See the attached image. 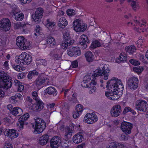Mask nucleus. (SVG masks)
<instances>
[{
    "mask_svg": "<svg viewBox=\"0 0 148 148\" xmlns=\"http://www.w3.org/2000/svg\"><path fill=\"white\" fill-rule=\"evenodd\" d=\"M14 18L18 21H22L24 18V15L21 12H13Z\"/></svg>",
    "mask_w": 148,
    "mask_h": 148,
    "instance_id": "obj_26",
    "label": "nucleus"
},
{
    "mask_svg": "<svg viewBox=\"0 0 148 148\" xmlns=\"http://www.w3.org/2000/svg\"><path fill=\"white\" fill-rule=\"evenodd\" d=\"M49 140L50 146L52 148H57L61 144L60 138L58 136H55Z\"/></svg>",
    "mask_w": 148,
    "mask_h": 148,
    "instance_id": "obj_16",
    "label": "nucleus"
},
{
    "mask_svg": "<svg viewBox=\"0 0 148 148\" xmlns=\"http://www.w3.org/2000/svg\"><path fill=\"white\" fill-rule=\"evenodd\" d=\"M67 54L70 56H76L81 54L80 48L78 47H74L70 48L67 51Z\"/></svg>",
    "mask_w": 148,
    "mask_h": 148,
    "instance_id": "obj_14",
    "label": "nucleus"
},
{
    "mask_svg": "<svg viewBox=\"0 0 148 148\" xmlns=\"http://www.w3.org/2000/svg\"><path fill=\"white\" fill-rule=\"evenodd\" d=\"M129 2L133 9L135 11L138 8V3L136 2V0H127Z\"/></svg>",
    "mask_w": 148,
    "mask_h": 148,
    "instance_id": "obj_33",
    "label": "nucleus"
},
{
    "mask_svg": "<svg viewBox=\"0 0 148 148\" xmlns=\"http://www.w3.org/2000/svg\"><path fill=\"white\" fill-rule=\"evenodd\" d=\"M22 98L23 96L21 94L16 93L14 96H12L11 99L13 101L14 103H16L17 101L22 99Z\"/></svg>",
    "mask_w": 148,
    "mask_h": 148,
    "instance_id": "obj_29",
    "label": "nucleus"
},
{
    "mask_svg": "<svg viewBox=\"0 0 148 148\" xmlns=\"http://www.w3.org/2000/svg\"><path fill=\"white\" fill-rule=\"evenodd\" d=\"M45 92L49 95H53L54 96H56L57 94V92L55 88L52 86L48 87L45 90Z\"/></svg>",
    "mask_w": 148,
    "mask_h": 148,
    "instance_id": "obj_24",
    "label": "nucleus"
},
{
    "mask_svg": "<svg viewBox=\"0 0 148 148\" xmlns=\"http://www.w3.org/2000/svg\"><path fill=\"white\" fill-rule=\"evenodd\" d=\"M83 139V136L81 133L76 134L73 137V141L76 144H78L81 142Z\"/></svg>",
    "mask_w": 148,
    "mask_h": 148,
    "instance_id": "obj_21",
    "label": "nucleus"
},
{
    "mask_svg": "<svg viewBox=\"0 0 148 148\" xmlns=\"http://www.w3.org/2000/svg\"><path fill=\"white\" fill-rule=\"evenodd\" d=\"M80 115V114H79V113L76 111H75L73 113V117L75 119H76Z\"/></svg>",
    "mask_w": 148,
    "mask_h": 148,
    "instance_id": "obj_52",
    "label": "nucleus"
},
{
    "mask_svg": "<svg viewBox=\"0 0 148 148\" xmlns=\"http://www.w3.org/2000/svg\"><path fill=\"white\" fill-rule=\"evenodd\" d=\"M126 57L124 55L120 54L119 58V60L120 61H124L126 60Z\"/></svg>",
    "mask_w": 148,
    "mask_h": 148,
    "instance_id": "obj_49",
    "label": "nucleus"
},
{
    "mask_svg": "<svg viewBox=\"0 0 148 148\" xmlns=\"http://www.w3.org/2000/svg\"><path fill=\"white\" fill-rule=\"evenodd\" d=\"M128 136L125 135L124 134H121L120 137V139L121 140H128Z\"/></svg>",
    "mask_w": 148,
    "mask_h": 148,
    "instance_id": "obj_50",
    "label": "nucleus"
},
{
    "mask_svg": "<svg viewBox=\"0 0 148 148\" xmlns=\"http://www.w3.org/2000/svg\"><path fill=\"white\" fill-rule=\"evenodd\" d=\"M143 67H136L133 68L134 71L138 74L140 73L144 70Z\"/></svg>",
    "mask_w": 148,
    "mask_h": 148,
    "instance_id": "obj_40",
    "label": "nucleus"
},
{
    "mask_svg": "<svg viewBox=\"0 0 148 148\" xmlns=\"http://www.w3.org/2000/svg\"><path fill=\"white\" fill-rule=\"evenodd\" d=\"M12 67L16 71H20V70L22 69V67L19 65L15 66L14 65H12Z\"/></svg>",
    "mask_w": 148,
    "mask_h": 148,
    "instance_id": "obj_51",
    "label": "nucleus"
},
{
    "mask_svg": "<svg viewBox=\"0 0 148 148\" xmlns=\"http://www.w3.org/2000/svg\"><path fill=\"white\" fill-rule=\"evenodd\" d=\"M67 14L69 16H72L75 15V11L73 9H68L66 10Z\"/></svg>",
    "mask_w": 148,
    "mask_h": 148,
    "instance_id": "obj_43",
    "label": "nucleus"
},
{
    "mask_svg": "<svg viewBox=\"0 0 148 148\" xmlns=\"http://www.w3.org/2000/svg\"><path fill=\"white\" fill-rule=\"evenodd\" d=\"M43 10L42 8H37L34 14L32 16V18L36 23H38L41 21L43 16Z\"/></svg>",
    "mask_w": 148,
    "mask_h": 148,
    "instance_id": "obj_10",
    "label": "nucleus"
},
{
    "mask_svg": "<svg viewBox=\"0 0 148 148\" xmlns=\"http://www.w3.org/2000/svg\"><path fill=\"white\" fill-rule=\"evenodd\" d=\"M85 143H83L77 146L76 148H83L85 146Z\"/></svg>",
    "mask_w": 148,
    "mask_h": 148,
    "instance_id": "obj_60",
    "label": "nucleus"
},
{
    "mask_svg": "<svg viewBox=\"0 0 148 148\" xmlns=\"http://www.w3.org/2000/svg\"><path fill=\"white\" fill-rule=\"evenodd\" d=\"M29 114L26 113L20 117L17 123V126L21 130L23 128L24 122L29 117Z\"/></svg>",
    "mask_w": 148,
    "mask_h": 148,
    "instance_id": "obj_17",
    "label": "nucleus"
},
{
    "mask_svg": "<svg viewBox=\"0 0 148 148\" xmlns=\"http://www.w3.org/2000/svg\"><path fill=\"white\" fill-rule=\"evenodd\" d=\"M57 23L60 27L64 28L67 25L68 22L64 17H62L57 20Z\"/></svg>",
    "mask_w": 148,
    "mask_h": 148,
    "instance_id": "obj_22",
    "label": "nucleus"
},
{
    "mask_svg": "<svg viewBox=\"0 0 148 148\" xmlns=\"http://www.w3.org/2000/svg\"><path fill=\"white\" fill-rule=\"evenodd\" d=\"M89 40L86 35H82L81 36L79 43L82 46L81 48L82 49H85L87 47V44L89 43Z\"/></svg>",
    "mask_w": 148,
    "mask_h": 148,
    "instance_id": "obj_18",
    "label": "nucleus"
},
{
    "mask_svg": "<svg viewBox=\"0 0 148 148\" xmlns=\"http://www.w3.org/2000/svg\"><path fill=\"white\" fill-rule=\"evenodd\" d=\"M71 66L74 68H76L78 66V63L77 60H75L72 62Z\"/></svg>",
    "mask_w": 148,
    "mask_h": 148,
    "instance_id": "obj_54",
    "label": "nucleus"
},
{
    "mask_svg": "<svg viewBox=\"0 0 148 148\" xmlns=\"http://www.w3.org/2000/svg\"><path fill=\"white\" fill-rule=\"evenodd\" d=\"M106 88L109 89L105 93L106 96L112 100H117L122 95L124 86L120 80L113 77L107 82Z\"/></svg>",
    "mask_w": 148,
    "mask_h": 148,
    "instance_id": "obj_1",
    "label": "nucleus"
},
{
    "mask_svg": "<svg viewBox=\"0 0 148 148\" xmlns=\"http://www.w3.org/2000/svg\"><path fill=\"white\" fill-rule=\"evenodd\" d=\"M46 25L48 27L53 26L55 24L54 22H52L49 18L47 19L46 21Z\"/></svg>",
    "mask_w": 148,
    "mask_h": 148,
    "instance_id": "obj_45",
    "label": "nucleus"
},
{
    "mask_svg": "<svg viewBox=\"0 0 148 148\" xmlns=\"http://www.w3.org/2000/svg\"><path fill=\"white\" fill-rule=\"evenodd\" d=\"M101 46V43L97 40H95L92 41L90 47V48L94 49L97 47H99Z\"/></svg>",
    "mask_w": 148,
    "mask_h": 148,
    "instance_id": "obj_35",
    "label": "nucleus"
},
{
    "mask_svg": "<svg viewBox=\"0 0 148 148\" xmlns=\"http://www.w3.org/2000/svg\"><path fill=\"white\" fill-rule=\"evenodd\" d=\"M4 148H13L12 145L10 143L6 144Z\"/></svg>",
    "mask_w": 148,
    "mask_h": 148,
    "instance_id": "obj_59",
    "label": "nucleus"
},
{
    "mask_svg": "<svg viewBox=\"0 0 148 148\" xmlns=\"http://www.w3.org/2000/svg\"><path fill=\"white\" fill-rule=\"evenodd\" d=\"M60 144L62 146H63V147L65 148H66L69 147V145L66 144V143H65L62 141H61Z\"/></svg>",
    "mask_w": 148,
    "mask_h": 148,
    "instance_id": "obj_61",
    "label": "nucleus"
},
{
    "mask_svg": "<svg viewBox=\"0 0 148 148\" xmlns=\"http://www.w3.org/2000/svg\"><path fill=\"white\" fill-rule=\"evenodd\" d=\"M109 148H122L124 145L117 142H112L110 143Z\"/></svg>",
    "mask_w": 148,
    "mask_h": 148,
    "instance_id": "obj_31",
    "label": "nucleus"
},
{
    "mask_svg": "<svg viewBox=\"0 0 148 148\" xmlns=\"http://www.w3.org/2000/svg\"><path fill=\"white\" fill-rule=\"evenodd\" d=\"M32 0H19V1L23 4L29 3H30Z\"/></svg>",
    "mask_w": 148,
    "mask_h": 148,
    "instance_id": "obj_58",
    "label": "nucleus"
},
{
    "mask_svg": "<svg viewBox=\"0 0 148 148\" xmlns=\"http://www.w3.org/2000/svg\"><path fill=\"white\" fill-rule=\"evenodd\" d=\"M37 64L40 65L46 66L47 64V62L45 59H40L37 60Z\"/></svg>",
    "mask_w": 148,
    "mask_h": 148,
    "instance_id": "obj_42",
    "label": "nucleus"
},
{
    "mask_svg": "<svg viewBox=\"0 0 148 148\" xmlns=\"http://www.w3.org/2000/svg\"><path fill=\"white\" fill-rule=\"evenodd\" d=\"M46 41L47 44L49 45L50 47H52L56 45V42L54 38L52 36L47 37Z\"/></svg>",
    "mask_w": 148,
    "mask_h": 148,
    "instance_id": "obj_30",
    "label": "nucleus"
},
{
    "mask_svg": "<svg viewBox=\"0 0 148 148\" xmlns=\"http://www.w3.org/2000/svg\"><path fill=\"white\" fill-rule=\"evenodd\" d=\"M130 62L134 65H138L140 64L139 62L135 59H132L129 61Z\"/></svg>",
    "mask_w": 148,
    "mask_h": 148,
    "instance_id": "obj_47",
    "label": "nucleus"
},
{
    "mask_svg": "<svg viewBox=\"0 0 148 148\" xmlns=\"http://www.w3.org/2000/svg\"><path fill=\"white\" fill-rule=\"evenodd\" d=\"M63 37L64 40L62 44V47L63 49H66L69 46L74 43V40L71 39L70 34L67 32H65L63 34Z\"/></svg>",
    "mask_w": 148,
    "mask_h": 148,
    "instance_id": "obj_7",
    "label": "nucleus"
},
{
    "mask_svg": "<svg viewBox=\"0 0 148 148\" xmlns=\"http://www.w3.org/2000/svg\"><path fill=\"white\" fill-rule=\"evenodd\" d=\"M129 112H131L133 114H136V112L134 111L130 107H126L125 108L123 113V114H125Z\"/></svg>",
    "mask_w": 148,
    "mask_h": 148,
    "instance_id": "obj_38",
    "label": "nucleus"
},
{
    "mask_svg": "<svg viewBox=\"0 0 148 148\" xmlns=\"http://www.w3.org/2000/svg\"><path fill=\"white\" fill-rule=\"evenodd\" d=\"M11 23L10 20L6 18L0 21V29L5 32L9 31L10 29Z\"/></svg>",
    "mask_w": 148,
    "mask_h": 148,
    "instance_id": "obj_9",
    "label": "nucleus"
},
{
    "mask_svg": "<svg viewBox=\"0 0 148 148\" xmlns=\"http://www.w3.org/2000/svg\"><path fill=\"white\" fill-rule=\"evenodd\" d=\"M46 25L48 27L53 26L55 24L54 22H52L49 18L47 19L46 21Z\"/></svg>",
    "mask_w": 148,
    "mask_h": 148,
    "instance_id": "obj_44",
    "label": "nucleus"
},
{
    "mask_svg": "<svg viewBox=\"0 0 148 148\" xmlns=\"http://www.w3.org/2000/svg\"><path fill=\"white\" fill-rule=\"evenodd\" d=\"M16 43L20 49L22 50L27 49L30 46L29 42L22 36H18L16 40Z\"/></svg>",
    "mask_w": 148,
    "mask_h": 148,
    "instance_id": "obj_6",
    "label": "nucleus"
},
{
    "mask_svg": "<svg viewBox=\"0 0 148 148\" xmlns=\"http://www.w3.org/2000/svg\"><path fill=\"white\" fill-rule=\"evenodd\" d=\"M64 14V12L62 10H60L58 12V14L57 16V19H58V17L60 15H62Z\"/></svg>",
    "mask_w": 148,
    "mask_h": 148,
    "instance_id": "obj_63",
    "label": "nucleus"
},
{
    "mask_svg": "<svg viewBox=\"0 0 148 148\" xmlns=\"http://www.w3.org/2000/svg\"><path fill=\"white\" fill-rule=\"evenodd\" d=\"M16 62L18 64L23 65L29 64L32 60V56L26 52H23L21 55L16 57Z\"/></svg>",
    "mask_w": 148,
    "mask_h": 148,
    "instance_id": "obj_4",
    "label": "nucleus"
},
{
    "mask_svg": "<svg viewBox=\"0 0 148 148\" xmlns=\"http://www.w3.org/2000/svg\"><path fill=\"white\" fill-rule=\"evenodd\" d=\"M18 136V133L16 134L15 130L12 129V131L11 133V135H10V138H15L17 137Z\"/></svg>",
    "mask_w": 148,
    "mask_h": 148,
    "instance_id": "obj_48",
    "label": "nucleus"
},
{
    "mask_svg": "<svg viewBox=\"0 0 148 148\" xmlns=\"http://www.w3.org/2000/svg\"><path fill=\"white\" fill-rule=\"evenodd\" d=\"M80 26H79V28H82V27H83L84 28V31L86 30V29L87 28V25H86V24L85 23H83L81 21L80 22Z\"/></svg>",
    "mask_w": 148,
    "mask_h": 148,
    "instance_id": "obj_55",
    "label": "nucleus"
},
{
    "mask_svg": "<svg viewBox=\"0 0 148 148\" xmlns=\"http://www.w3.org/2000/svg\"><path fill=\"white\" fill-rule=\"evenodd\" d=\"M32 95L33 99L35 100L36 101L40 100L38 96V93L37 92L34 91L32 93Z\"/></svg>",
    "mask_w": 148,
    "mask_h": 148,
    "instance_id": "obj_46",
    "label": "nucleus"
},
{
    "mask_svg": "<svg viewBox=\"0 0 148 148\" xmlns=\"http://www.w3.org/2000/svg\"><path fill=\"white\" fill-rule=\"evenodd\" d=\"M109 70L105 69L104 67H102V68H99L95 71L92 75V77L93 78L92 79V81L90 82L89 84H87V83L89 82L90 81L89 76H86L84 77V80L81 82V85L83 87H90L92 85H95L97 83L95 81V77H98L99 76L103 75V79L104 80L107 79L108 77V73L109 72Z\"/></svg>",
    "mask_w": 148,
    "mask_h": 148,
    "instance_id": "obj_2",
    "label": "nucleus"
},
{
    "mask_svg": "<svg viewBox=\"0 0 148 148\" xmlns=\"http://www.w3.org/2000/svg\"><path fill=\"white\" fill-rule=\"evenodd\" d=\"M125 49L127 53L131 54L135 52L136 49L134 45H132L130 46H126L125 48Z\"/></svg>",
    "mask_w": 148,
    "mask_h": 148,
    "instance_id": "obj_28",
    "label": "nucleus"
},
{
    "mask_svg": "<svg viewBox=\"0 0 148 148\" xmlns=\"http://www.w3.org/2000/svg\"><path fill=\"white\" fill-rule=\"evenodd\" d=\"M73 130L71 128L68 127L66 130L64 134L65 138L66 139L70 138L72 134Z\"/></svg>",
    "mask_w": 148,
    "mask_h": 148,
    "instance_id": "obj_32",
    "label": "nucleus"
},
{
    "mask_svg": "<svg viewBox=\"0 0 148 148\" xmlns=\"http://www.w3.org/2000/svg\"><path fill=\"white\" fill-rule=\"evenodd\" d=\"M77 94L74 93L72 95V97H71L69 96H68V99L70 101H72L73 103H76L77 101Z\"/></svg>",
    "mask_w": 148,
    "mask_h": 148,
    "instance_id": "obj_36",
    "label": "nucleus"
},
{
    "mask_svg": "<svg viewBox=\"0 0 148 148\" xmlns=\"http://www.w3.org/2000/svg\"><path fill=\"white\" fill-rule=\"evenodd\" d=\"M83 110V106L81 104H79L76 106V111L80 114L82 112Z\"/></svg>",
    "mask_w": 148,
    "mask_h": 148,
    "instance_id": "obj_41",
    "label": "nucleus"
},
{
    "mask_svg": "<svg viewBox=\"0 0 148 148\" xmlns=\"http://www.w3.org/2000/svg\"><path fill=\"white\" fill-rule=\"evenodd\" d=\"M92 119L89 120V122L88 121V123L92 124L96 122L98 120V118L97 115L94 112L92 113Z\"/></svg>",
    "mask_w": 148,
    "mask_h": 148,
    "instance_id": "obj_37",
    "label": "nucleus"
},
{
    "mask_svg": "<svg viewBox=\"0 0 148 148\" xmlns=\"http://www.w3.org/2000/svg\"><path fill=\"white\" fill-rule=\"evenodd\" d=\"M49 136L47 135H45L40 137L39 139V143L40 145H46L47 143L49 142Z\"/></svg>",
    "mask_w": 148,
    "mask_h": 148,
    "instance_id": "obj_23",
    "label": "nucleus"
},
{
    "mask_svg": "<svg viewBox=\"0 0 148 148\" xmlns=\"http://www.w3.org/2000/svg\"><path fill=\"white\" fill-rule=\"evenodd\" d=\"M147 102L143 100H138L136 102L135 108L141 112H146L147 109Z\"/></svg>",
    "mask_w": 148,
    "mask_h": 148,
    "instance_id": "obj_11",
    "label": "nucleus"
},
{
    "mask_svg": "<svg viewBox=\"0 0 148 148\" xmlns=\"http://www.w3.org/2000/svg\"><path fill=\"white\" fill-rule=\"evenodd\" d=\"M85 56L87 61L90 63L94 60V56L90 51H87L85 53Z\"/></svg>",
    "mask_w": 148,
    "mask_h": 148,
    "instance_id": "obj_25",
    "label": "nucleus"
},
{
    "mask_svg": "<svg viewBox=\"0 0 148 148\" xmlns=\"http://www.w3.org/2000/svg\"><path fill=\"white\" fill-rule=\"evenodd\" d=\"M44 107V103L40 99L36 101L35 103L33 104L29 108L33 111L38 112L41 110Z\"/></svg>",
    "mask_w": 148,
    "mask_h": 148,
    "instance_id": "obj_13",
    "label": "nucleus"
},
{
    "mask_svg": "<svg viewBox=\"0 0 148 148\" xmlns=\"http://www.w3.org/2000/svg\"><path fill=\"white\" fill-rule=\"evenodd\" d=\"M81 21L79 19H77L75 20L73 23V26L74 30L77 32H84V28L83 27H82V28H79V26H80Z\"/></svg>",
    "mask_w": 148,
    "mask_h": 148,
    "instance_id": "obj_19",
    "label": "nucleus"
},
{
    "mask_svg": "<svg viewBox=\"0 0 148 148\" xmlns=\"http://www.w3.org/2000/svg\"><path fill=\"white\" fill-rule=\"evenodd\" d=\"M11 77L3 71L0 72V88L7 90L10 88L12 85Z\"/></svg>",
    "mask_w": 148,
    "mask_h": 148,
    "instance_id": "obj_3",
    "label": "nucleus"
},
{
    "mask_svg": "<svg viewBox=\"0 0 148 148\" xmlns=\"http://www.w3.org/2000/svg\"><path fill=\"white\" fill-rule=\"evenodd\" d=\"M92 113H87L85 116L84 119V121L88 123V121L89 122V120L92 119Z\"/></svg>",
    "mask_w": 148,
    "mask_h": 148,
    "instance_id": "obj_39",
    "label": "nucleus"
},
{
    "mask_svg": "<svg viewBox=\"0 0 148 148\" xmlns=\"http://www.w3.org/2000/svg\"><path fill=\"white\" fill-rule=\"evenodd\" d=\"M40 30V26L38 25H37L36 26V28L35 29V31L37 33H38V34H39V32Z\"/></svg>",
    "mask_w": 148,
    "mask_h": 148,
    "instance_id": "obj_57",
    "label": "nucleus"
},
{
    "mask_svg": "<svg viewBox=\"0 0 148 148\" xmlns=\"http://www.w3.org/2000/svg\"><path fill=\"white\" fill-rule=\"evenodd\" d=\"M18 90L19 91H22L23 90L24 88V86L22 85L21 83L20 84V85H19L18 86Z\"/></svg>",
    "mask_w": 148,
    "mask_h": 148,
    "instance_id": "obj_56",
    "label": "nucleus"
},
{
    "mask_svg": "<svg viewBox=\"0 0 148 148\" xmlns=\"http://www.w3.org/2000/svg\"><path fill=\"white\" fill-rule=\"evenodd\" d=\"M38 74V73L36 71L33 70L29 72L28 75L27 76V77L29 79H31L33 77L37 76Z\"/></svg>",
    "mask_w": 148,
    "mask_h": 148,
    "instance_id": "obj_34",
    "label": "nucleus"
},
{
    "mask_svg": "<svg viewBox=\"0 0 148 148\" xmlns=\"http://www.w3.org/2000/svg\"><path fill=\"white\" fill-rule=\"evenodd\" d=\"M138 83V79L135 77L129 78L126 82L128 88L132 90H135L137 88Z\"/></svg>",
    "mask_w": 148,
    "mask_h": 148,
    "instance_id": "obj_8",
    "label": "nucleus"
},
{
    "mask_svg": "<svg viewBox=\"0 0 148 148\" xmlns=\"http://www.w3.org/2000/svg\"><path fill=\"white\" fill-rule=\"evenodd\" d=\"M22 113V109L18 107H14L11 111L12 114L15 116H19Z\"/></svg>",
    "mask_w": 148,
    "mask_h": 148,
    "instance_id": "obj_27",
    "label": "nucleus"
},
{
    "mask_svg": "<svg viewBox=\"0 0 148 148\" xmlns=\"http://www.w3.org/2000/svg\"><path fill=\"white\" fill-rule=\"evenodd\" d=\"M25 75V74L23 73H19L17 77L18 79H21L24 78Z\"/></svg>",
    "mask_w": 148,
    "mask_h": 148,
    "instance_id": "obj_53",
    "label": "nucleus"
},
{
    "mask_svg": "<svg viewBox=\"0 0 148 148\" xmlns=\"http://www.w3.org/2000/svg\"><path fill=\"white\" fill-rule=\"evenodd\" d=\"M32 126L34 129L35 132H37L38 134H39L45 129L46 123L42 119L38 118L35 120V125L33 124Z\"/></svg>",
    "mask_w": 148,
    "mask_h": 148,
    "instance_id": "obj_5",
    "label": "nucleus"
},
{
    "mask_svg": "<svg viewBox=\"0 0 148 148\" xmlns=\"http://www.w3.org/2000/svg\"><path fill=\"white\" fill-rule=\"evenodd\" d=\"M47 80V78L45 77L44 75H40L36 79L35 82L36 86L38 87L43 84Z\"/></svg>",
    "mask_w": 148,
    "mask_h": 148,
    "instance_id": "obj_20",
    "label": "nucleus"
},
{
    "mask_svg": "<svg viewBox=\"0 0 148 148\" xmlns=\"http://www.w3.org/2000/svg\"><path fill=\"white\" fill-rule=\"evenodd\" d=\"M122 111L121 106L119 105L114 106L111 109L110 113L111 116L116 117L119 115Z\"/></svg>",
    "mask_w": 148,
    "mask_h": 148,
    "instance_id": "obj_15",
    "label": "nucleus"
},
{
    "mask_svg": "<svg viewBox=\"0 0 148 148\" xmlns=\"http://www.w3.org/2000/svg\"><path fill=\"white\" fill-rule=\"evenodd\" d=\"M132 127V124L128 122L124 121L122 122L121 124V130L127 135L131 133Z\"/></svg>",
    "mask_w": 148,
    "mask_h": 148,
    "instance_id": "obj_12",
    "label": "nucleus"
},
{
    "mask_svg": "<svg viewBox=\"0 0 148 148\" xmlns=\"http://www.w3.org/2000/svg\"><path fill=\"white\" fill-rule=\"evenodd\" d=\"M14 83L15 84L16 86H18L19 85H20V84L21 83L17 80H14Z\"/></svg>",
    "mask_w": 148,
    "mask_h": 148,
    "instance_id": "obj_64",
    "label": "nucleus"
},
{
    "mask_svg": "<svg viewBox=\"0 0 148 148\" xmlns=\"http://www.w3.org/2000/svg\"><path fill=\"white\" fill-rule=\"evenodd\" d=\"M9 131H10V129H6V130L4 132L5 135L7 136H9Z\"/></svg>",
    "mask_w": 148,
    "mask_h": 148,
    "instance_id": "obj_62",
    "label": "nucleus"
}]
</instances>
